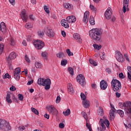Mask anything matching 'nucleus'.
I'll return each instance as SVG.
<instances>
[{
	"label": "nucleus",
	"instance_id": "nucleus-1",
	"mask_svg": "<svg viewBox=\"0 0 131 131\" xmlns=\"http://www.w3.org/2000/svg\"><path fill=\"white\" fill-rule=\"evenodd\" d=\"M102 30L101 29H93L89 31V35L93 40L99 41L102 37Z\"/></svg>",
	"mask_w": 131,
	"mask_h": 131
},
{
	"label": "nucleus",
	"instance_id": "nucleus-21",
	"mask_svg": "<svg viewBox=\"0 0 131 131\" xmlns=\"http://www.w3.org/2000/svg\"><path fill=\"white\" fill-rule=\"evenodd\" d=\"M122 105H123V107H125V108H127V113H130V114H131V108L129 107V104L128 103V102L124 103H123Z\"/></svg>",
	"mask_w": 131,
	"mask_h": 131
},
{
	"label": "nucleus",
	"instance_id": "nucleus-55",
	"mask_svg": "<svg viewBox=\"0 0 131 131\" xmlns=\"http://www.w3.org/2000/svg\"><path fill=\"white\" fill-rule=\"evenodd\" d=\"M3 51H4V46L1 45L0 46V55L1 54L3 53Z\"/></svg>",
	"mask_w": 131,
	"mask_h": 131
},
{
	"label": "nucleus",
	"instance_id": "nucleus-14",
	"mask_svg": "<svg viewBox=\"0 0 131 131\" xmlns=\"http://www.w3.org/2000/svg\"><path fill=\"white\" fill-rule=\"evenodd\" d=\"M90 17V12L89 11H85L84 13V16L83 18V22L84 23H88L89 22V17Z\"/></svg>",
	"mask_w": 131,
	"mask_h": 131
},
{
	"label": "nucleus",
	"instance_id": "nucleus-58",
	"mask_svg": "<svg viewBox=\"0 0 131 131\" xmlns=\"http://www.w3.org/2000/svg\"><path fill=\"white\" fill-rule=\"evenodd\" d=\"M116 96L117 98H120V96H121V94H120L119 92H116Z\"/></svg>",
	"mask_w": 131,
	"mask_h": 131
},
{
	"label": "nucleus",
	"instance_id": "nucleus-11",
	"mask_svg": "<svg viewBox=\"0 0 131 131\" xmlns=\"http://www.w3.org/2000/svg\"><path fill=\"white\" fill-rule=\"evenodd\" d=\"M20 13V16L23 22L26 23L28 20V15H27V13H26V10L24 9Z\"/></svg>",
	"mask_w": 131,
	"mask_h": 131
},
{
	"label": "nucleus",
	"instance_id": "nucleus-2",
	"mask_svg": "<svg viewBox=\"0 0 131 131\" xmlns=\"http://www.w3.org/2000/svg\"><path fill=\"white\" fill-rule=\"evenodd\" d=\"M37 83L39 85H43V86H45V90H50L51 89V79L47 78L45 79L42 78H40L38 79Z\"/></svg>",
	"mask_w": 131,
	"mask_h": 131
},
{
	"label": "nucleus",
	"instance_id": "nucleus-54",
	"mask_svg": "<svg viewBox=\"0 0 131 131\" xmlns=\"http://www.w3.org/2000/svg\"><path fill=\"white\" fill-rule=\"evenodd\" d=\"M60 128H64L65 127V125L63 123H60L59 125Z\"/></svg>",
	"mask_w": 131,
	"mask_h": 131
},
{
	"label": "nucleus",
	"instance_id": "nucleus-15",
	"mask_svg": "<svg viewBox=\"0 0 131 131\" xmlns=\"http://www.w3.org/2000/svg\"><path fill=\"white\" fill-rule=\"evenodd\" d=\"M67 20L69 23H74L76 21V17L73 15L69 16L67 17Z\"/></svg>",
	"mask_w": 131,
	"mask_h": 131
},
{
	"label": "nucleus",
	"instance_id": "nucleus-49",
	"mask_svg": "<svg viewBox=\"0 0 131 131\" xmlns=\"http://www.w3.org/2000/svg\"><path fill=\"white\" fill-rule=\"evenodd\" d=\"M29 19L32 20V21H34V20H35V16H34L33 14H30L29 15Z\"/></svg>",
	"mask_w": 131,
	"mask_h": 131
},
{
	"label": "nucleus",
	"instance_id": "nucleus-60",
	"mask_svg": "<svg viewBox=\"0 0 131 131\" xmlns=\"http://www.w3.org/2000/svg\"><path fill=\"white\" fill-rule=\"evenodd\" d=\"M106 72H107V73L110 74L112 72L111 69H110V68H107L105 70Z\"/></svg>",
	"mask_w": 131,
	"mask_h": 131
},
{
	"label": "nucleus",
	"instance_id": "nucleus-28",
	"mask_svg": "<svg viewBox=\"0 0 131 131\" xmlns=\"http://www.w3.org/2000/svg\"><path fill=\"white\" fill-rule=\"evenodd\" d=\"M83 106L85 108H89V106H90V101L89 100H84Z\"/></svg>",
	"mask_w": 131,
	"mask_h": 131
},
{
	"label": "nucleus",
	"instance_id": "nucleus-46",
	"mask_svg": "<svg viewBox=\"0 0 131 131\" xmlns=\"http://www.w3.org/2000/svg\"><path fill=\"white\" fill-rule=\"evenodd\" d=\"M18 99L20 101H24V97L22 95V94H19L18 95Z\"/></svg>",
	"mask_w": 131,
	"mask_h": 131
},
{
	"label": "nucleus",
	"instance_id": "nucleus-20",
	"mask_svg": "<svg viewBox=\"0 0 131 131\" xmlns=\"http://www.w3.org/2000/svg\"><path fill=\"white\" fill-rule=\"evenodd\" d=\"M67 20L62 19L60 21V23L63 27L65 28H69V24L68 23Z\"/></svg>",
	"mask_w": 131,
	"mask_h": 131
},
{
	"label": "nucleus",
	"instance_id": "nucleus-62",
	"mask_svg": "<svg viewBox=\"0 0 131 131\" xmlns=\"http://www.w3.org/2000/svg\"><path fill=\"white\" fill-rule=\"evenodd\" d=\"M32 83H33V80L29 81L27 83V84H28V85H31V84H32Z\"/></svg>",
	"mask_w": 131,
	"mask_h": 131
},
{
	"label": "nucleus",
	"instance_id": "nucleus-38",
	"mask_svg": "<svg viewBox=\"0 0 131 131\" xmlns=\"http://www.w3.org/2000/svg\"><path fill=\"white\" fill-rule=\"evenodd\" d=\"M32 112L36 114V115H38V111H37L34 107H31Z\"/></svg>",
	"mask_w": 131,
	"mask_h": 131
},
{
	"label": "nucleus",
	"instance_id": "nucleus-22",
	"mask_svg": "<svg viewBox=\"0 0 131 131\" xmlns=\"http://www.w3.org/2000/svg\"><path fill=\"white\" fill-rule=\"evenodd\" d=\"M9 45H10L11 47H14V46H16V40H15L14 37H10V39L9 40Z\"/></svg>",
	"mask_w": 131,
	"mask_h": 131
},
{
	"label": "nucleus",
	"instance_id": "nucleus-3",
	"mask_svg": "<svg viewBox=\"0 0 131 131\" xmlns=\"http://www.w3.org/2000/svg\"><path fill=\"white\" fill-rule=\"evenodd\" d=\"M0 129L5 131H10L12 127L10 125V123L3 119H0Z\"/></svg>",
	"mask_w": 131,
	"mask_h": 131
},
{
	"label": "nucleus",
	"instance_id": "nucleus-50",
	"mask_svg": "<svg viewBox=\"0 0 131 131\" xmlns=\"http://www.w3.org/2000/svg\"><path fill=\"white\" fill-rule=\"evenodd\" d=\"M7 61L8 63V64H11L12 62V60H13L12 58L10 57V56L9 55L8 57H7Z\"/></svg>",
	"mask_w": 131,
	"mask_h": 131
},
{
	"label": "nucleus",
	"instance_id": "nucleus-42",
	"mask_svg": "<svg viewBox=\"0 0 131 131\" xmlns=\"http://www.w3.org/2000/svg\"><path fill=\"white\" fill-rule=\"evenodd\" d=\"M67 52V54H68V56H69V57H70L71 56H73V53L71 52V51H70V49H67L66 50Z\"/></svg>",
	"mask_w": 131,
	"mask_h": 131
},
{
	"label": "nucleus",
	"instance_id": "nucleus-9",
	"mask_svg": "<svg viewBox=\"0 0 131 131\" xmlns=\"http://www.w3.org/2000/svg\"><path fill=\"white\" fill-rule=\"evenodd\" d=\"M77 81L81 84V85H85V79L83 75L80 74L77 76Z\"/></svg>",
	"mask_w": 131,
	"mask_h": 131
},
{
	"label": "nucleus",
	"instance_id": "nucleus-64",
	"mask_svg": "<svg viewBox=\"0 0 131 131\" xmlns=\"http://www.w3.org/2000/svg\"><path fill=\"white\" fill-rule=\"evenodd\" d=\"M31 3L33 5H35V4H36V0H31Z\"/></svg>",
	"mask_w": 131,
	"mask_h": 131
},
{
	"label": "nucleus",
	"instance_id": "nucleus-7",
	"mask_svg": "<svg viewBox=\"0 0 131 131\" xmlns=\"http://www.w3.org/2000/svg\"><path fill=\"white\" fill-rule=\"evenodd\" d=\"M21 72V68L18 67L15 69L13 72V77L16 80H19L20 79V74Z\"/></svg>",
	"mask_w": 131,
	"mask_h": 131
},
{
	"label": "nucleus",
	"instance_id": "nucleus-43",
	"mask_svg": "<svg viewBox=\"0 0 131 131\" xmlns=\"http://www.w3.org/2000/svg\"><path fill=\"white\" fill-rule=\"evenodd\" d=\"M90 8L93 12H97V8L94 5H90Z\"/></svg>",
	"mask_w": 131,
	"mask_h": 131
},
{
	"label": "nucleus",
	"instance_id": "nucleus-53",
	"mask_svg": "<svg viewBox=\"0 0 131 131\" xmlns=\"http://www.w3.org/2000/svg\"><path fill=\"white\" fill-rule=\"evenodd\" d=\"M60 101H61V98H60L59 96H57L56 100V102L57 103V104H59Z\"/></svg>",
	"mask_w": 131,
	"mask_h": 131
},
{
	"label": "nucleus",
	"instance_id": "nucleus-61",
	"mask_svg": "<svg viewBox=\"0 0 131 131\" xmlns=\"http://www.w3.org/2000/svg\"><path fill=\"white\" fill-rule=\"evenodd\" d=\"M124 57H125L126 60L128 62H129V58H128V56H127V54H124Z\"/></svg>",
	"mask_w": 131,
	"mask_h": 131
},
{
	"label": "nucleus",
	"instance_id": "nucleus-29",
	"mask_svg": "<svg viewBox=\"0 0 131 131\" xmlns=\"http://www.w3.org/2000/svg\"><path fill=\"white\" fill-rule=\"evenodd\" d=\"M6 101L7 103H12V100L11 99V95H10V94H7Z\"/></svg>",
	"mask_w": 131,
	"mask_h": 131
},
{
	"label": "nucleus",
	"instance_id": "nucleus-30",
	"mask_svg": "<svg viewBox=\"0 0 131 131\" xmlns=\"http://www.w3.org/2000/svg\"><path fill=\"white\" fill-rule=\"evenodd\" d=\"M37 34L39 37H43V35H45V33L43 32V31L39 30L37 31Z\"/></svg>",
	"mask_w": 131,
	"mask_h": 131
},
{
	"label": "nucleus",
	"instance_id": "nucleus-17",
	"mask_svg": "<svg viewBox=\"0 0 131 131\" xmlns=\"http://www.w3.org/2000/svg\"><path fill=\"white\" fill-rule=\"evenodd\" d=\"M68 92L69 94H70V95H72V94H74V89L73 88V86H72V84L71 83L68 84Z\"/></svg>",
	"mask_w": 131,
	"mask_h": 131
},
{
	"label": "nucleus",
	"instance_id": "nucleus-24",
	"mask_svg": "<svg viewBox=\"0 0 131 131\" xmlns=\"http://www.w3.org/2000/svg\"><path fill=\"white\" fill-rule=\"evenodd\" d=\"M97 114L99 116H103V115H104V111H103V108L101 106L99 107L97 110Z\"/></svg>",
	"mask_w": 131,
	"mask_h": 131
},
{
	"label": "nucleus",
	"instance_id": "nucleus-4",
	"mask_svg": "<svg viewBox=\"0 0 131 131\" xmlns=\"http://www.w3.org/2000/svg\"><path fill=\"white\" fill-rule=\"evenodd\" d=\"M111 84L114 92H119L121 90V83L117 79H113Z\"/></svg>",
	"mask_w": 131,
	"mask_h": 131
},
{
	"label": "nucleus",
	"instance_id": "nucleus-37",
	"mask_svg": "<svg viewBox=\"0 0 131 131\" xmlns=\"http://www.w3.org/2000/svg\"><path fill=\"white\" fill-rule=\"evenodd\" d=\"M89 62L90 64H92V65H93V66H97V62L93 59H90Z\"/></svg>",
	"mask_w": 131,
	"mask_h": 131
},
{
	"label": "nucleus",
	"instance_id": "nucleus-40",
	"mask_svg": "<svg viewBox=\"0 0 131 131\" xmlns=\"http://www.w3.org/2000/svg\"><path fill=\"white\" fill-rule=\"evenodd\" d=\"M81 114L83 117H84V118L85 119V120H88V115L86 114V113L83 111L81 112Z\"/></svg>",
	"mask_w": 131,
	"mask_h": 131
},
{
	"label": "nucleus",
	"instance_id": "nucleus-41",
	"mask_svg": "<svg viewBox=\"0 0 131 131\" xmlns=\"http://www.w3.org/2000/svg\"><path fill=\"white\" fill-rule=\"evenodd\" d=\"M25 27L27 29H29V28H32V25H31V24L28 23L26 24Z\"/></svg>",
	"mask_w": 131,
	"mask_h": 131
},
{
	"label": "nucleus",
	"instance_id": "nucleus-8",
	"mask_svg": "<svg viewBox=\"0 0 131 131\" xmlns=\"http://www.w3.org/2000/svg\"><path fill=\"white\" fill-rule=\"evenodd\" d=\"M115 57L116 60L118 61V62H124V57H123V55L121 54V53L119 51L115 52Z\"/></svg>",
	"mask_w": 131,
	"mask_h": 131
},
{
	"label": "nucleus",
	"instance_id": "nucleus-19",
	"mask_svg": "<svg viewBox=\"0 0 131 131\" xmlns=\"http://www.w3.org/2000/svg\"><path fill=\"white\" fill-rule=\"evenodd\" d=\"M114 113H115V108L113 107L110 111V117L111 120H113L115 116H114Z\"/></svg>",
	"mask_w": 131,
	"mask_h": 131
},
{
	"label": "nucleus",
	"instance_id": "nucleus-32",
	"mask_svg": "<svg viewBox=\"0 0 131 131\" xmlns=\"http://www.w3.org/2000/svg\"><path fill=\"white\" fill-rule=\"evenodd\" d=\"M117 113L120 115V117H123L124 116V112L121 110H118Z\"/></svg>",
	"mask_w": 131,
	"mask_h": 131
},
{
	"label": "nucleus",
	"instance_id": "nucleus-35",
	"mask_svg": "<svg viewBox=\"0 0 131 131\" xmlns=\"http://www.w3.org/2000/svg\"><path fill=\"white\" fill-rule=\"evenodd\" d=\"M35 66L36 68L39 69L41 68V63L38 62H35Z\"/></svg>",
	"mask_w": 131,
	"mask_h": 131
},
{
	"label": "nucleus",
	"instance_id": "nucleus-45",
	"mask_svg": "<svg viewBox=\"0 0 131 131\" xmlns=\"http://www.w3.org/2000/svg\"><path fill=\"white\" fill-rule=\"evenodd\" d=\"M81 98L84 101L86 99V96H85V95L83 93H81L80 94Z\"/></svg>",
	"mask_w": 131,
	"mask_h": 131
},
{
	"label": "nucleus",
	"instance_id": "nucleus-56",
	"mask_svg": "<svg viewBox=\"0 0 131 131\" xmlns=\"http://www.w3.org/2000/svg\"><path fill=\"white\" fill-rule=\"evenodd\" d=\"M19 130H24L25 129V127L24 126H19L18 127Z\"/></svg>",
	"mask_w": 131,
	"mask_h": 131
},
{
	"label": "nucleus",
	"instance_id": "nucleus-16",
	"mask_svg": "<svg viewBox=\"0 0 131 131\" xmlns=\"http://www.w3.org/2000/svg\"><path fill=\"white\" fill-rule=\"evenodd\" d=\"M129 4V0H124V4L122 9L123 13H125V12H126V8L128 7Z\"/></svg>",
	"mask_w": 131,
	"mask_h": 131
},
{
	"label": "nucleus",
	"instance_id": "nucleus-63",
	"mask_svg": "<svg viewBox=\"0 0 131 131\" xmlns=\"http://www.w3.org/2000/svg\"><path fill=\"white\" fill-rule=\"evenodd\" d=\"M11 5H15V0H9Z\"/></svg>",
	"mask_w": 131,
	"mask_h": 131
},
{
	"label": "nucleus",
	"instance_id": "nucleus-25",
	"mask_svg": "<svg viewBox=\"0 0 131 131\" xmlns=\"http://www.w3.org/2000/svg\"><path fill=\"white\" fill-rule=\"evenodd\" d=\"M17 57V54H16V53L15 52H11L9 54V58H12V60H14V59H16Z\"/></svg>",
	"mask_w": 131,
	"mask_h": 131
},
{
	"label": "nucleus",
	"instance_id": "nucleus-23",
	"mask_svg": "<svg viewBox=\"0 0 131 131\" xmlns=\"http://www.w3.org/2000/svg\"><path fill=\"white\" fill-rule=\"evenodd\" d=\"M73 37L76 40H78L79 42H81V38H80V35L78 33H75L73 34Z\"/></svg>",
	"mask_w": 131,
	"mask_h": 131
},
{
	"label": "nucleus",
	"instance_id": "nucleus-48",
	"mask_svg": "<svg viewBox=\"0 0 131 131\" xmlns=\"http://www.w3.org/2000/svg\"><path fill=\"white\" fill-rule=\"evenodd\" d=\"M68 62V61H67V60H61V64L62 66H65Z\"/></svg>",
	"mask_w": 131,
	"mask_h": 131
},
{
	"label": "nucleus",
	"instance_id": "nucleus-34",
	"mask_svg": "<svg viewBox=\"0 0 131 131\" xmlns=\"http://www.w3.org/2000/svg\"><path fill=\"white\" fill-rule=\"evenodd\" d=\"M93 47L95 50H98V51L99 50H101V49H102V46L98 45L97 44H94Z\"/></svg>",
	"mask_w": 131,
	"mask_h": 131
},
{
	"label": "nucleus",
	"instance_id": "nucleus-36",
	"mask_svg": "<svg viewBox=\"0 0 131 131\" xmlns=\"http://www.w3.org/2000/svg\"><path fill=\"white\" fill-rule=\"evenodd\" d=\"M68 71L69 73L71 74V75H73V74H74V71L73 70V69L72 68H69Z\"/></svg>",
	"mask_w": 131,
	"mask_h": 131
},
{
	"label": "nucleus",
	"instance_id": "nucleus-26",
	"mask_svg": "<svg viewBox=\"0 0 131 131\" xmlns=\"http://www.w3.org/2000/svg\"><path fill=\"white\" fill-rule=\"evenodd\" d=\"M70 113H71V111L69 108L67 109L66 111L63 112V114L64 116H69V115H70Z\"/></svg>",
	"mask_w": 131,
	"mask_h": 131
},
{
	"label": "nucleus",
	"instance_id": "nucleus-57",
	"mask_svg": "<svg viewBox=\"0 0 131 131\" xmlns=\"http://www.w3.org/2000/svg\"><path fill=\"white\" fill-rule=\"evenodd\" d=\"M10 91H12V92H14L16 90V87L15 86L12 85L11 87L10 88Z\"/></svg>",
	"mask_w": 131,
	"mask_h": 131
},
{
	"label": "nucleus",
	"instance_id": "nucleus-5",
	"mask_svg": "<svg viewBox=\"0 0 131 131\" xmlns=\"http://www.w3.org/2000/svg\"><path fill=\"white\" fill-rule=\"evenodd\" d=\"M46 110L48 111L50 114L55 115V116L58 115V110H57L53 105H48L46 106Z\"/></svg>",
	"mask_w": 131,
	"mask_h": 131
},
{
	"label": "nucleus",
	"instance_id": "nucleus-44",
	"mask_svg": "<svg viewBox=\"0 0 131 131\" xmlns=\"http://www.w3.org/2000/svg\"><path fill=\"white\" fill-rule=\"evenodd\" d=\"M58 58H63L64 57V53L62 52L59 53L57 54Z\"/></svg>",
	"mask_w": 131,
	"mask_h": 131
},
{
	"label": "nucleus",
	"instance_id": "nucleus-18",
	"mask_svg": "<svg viewBox=\"0 0 131 131\" xmlns=\"http://www.w3.org/2000/svg\"><path fill=\"white\" fill-rule=\"evenodd\" d=\"M100 85L101 90H106L107 89V86H108V84H107V82L104 80H102L100 83Z\"/></svg>",
	"mask_w": 131,
	"mask_h": 131
},
{
	"label": "nucleus",
	"instance_id": "nucleus-12",
	"mask_svg": "<svg viewBox=\"0 0 131 131\" xmlns=\"http://www.w3.org/2000/svg\"><path fill=\"white\" fill-rule=\"evenodd\" d=\"M45 32L47 36H49V37H54L55 35V33L53 32V30L49 28H47L45 29Z\"/></svg>",
	"mask_w": 131,
	"mask_h": 131
},
{
	"label": "nucleus",
	"instance_id": "nucleus-33",
	"mask_svg": "<svg viewBox=\"0 0 131 131\" xmlns=\"http://www.w3.org/2000/svg\"><path fill=\"white\" fill-rule=\"evenodd\" d=\"M63 7L68 10H70L71 9V5L69 3H64Z\"/></svg>",
	"mask_w": 131,
	"mask_h": 131
},
{
	"label": "nucleus",
	"instance_id": "nucleus-59",
	"mask_svg": "<svg viewBox=\"0 0 131 131\" xmlns=\"http://www.w3.org/2000/svg\"><path fill=\"white\" fill-rule=\"evenodd\" d=\"M41 56L43 58H47V53L46 52H42L41 54Z\"/></svg>",
	"mask_w": 131,
	"mask_h": 131
},
{
	"label": "nucleus",
	"instance_id": "nucleus-51",
	"mask_svg": "<svg viewBox=\"0 0 131 131\" xmlns=\"http://www.w3.org/2000/svg\"><path fill=\"white\" fill-rule=\"evenodd\" d=\"M100 58L101 59V60H104V59H105V53L104 52L101 53L100 54Z\"/></svg>",
	"mask_w": 131,
	"mask_h": 131
},
{
	"label": "nucleus",
	"instance_id": "nucleus-27",
	"mask_svg": "<svg viewBox=\"0 0 131 131\" xmlns=\"http://www.w3.org/2000/svg\"><path fill=\"white\" fill-rule=\"evenodd\" d=\"M89 22L91 25H95V18L93 16H90Z\"/></svg>",
	"mask_w": 131,
	"mask_h": 131
},
{
	"label": "nucleus",
	"instance_id": "nucleus-47",
	"mask_svg": "<svg viewBox=\"0 0 131 131\" xmlns=\"http://www.w3.org/2000/svg\"><path fill=\"white\" fill-rule=\"evenodd\" d=\"M11 78V76L9 74V73H6L5 75L3 76V78L6 79V78L10 79Z\"/></svg>",
	"mask_w": 131,
	"mask_h": 131
},
{
	"label": "nucleus",
	"instance_id": "nucleus-6",
	"mask_svg": "<svg viewBox=\"0 0 131 131\" xmlns=\"http://www.w3.org/2000/svg\"><path fill=\"white\" fill-rule=\"evenodd\" d=\"M33 45L37 50H41L45 47V42L41 40H37L33 42Z\"/></svg>",
	"mask_w": 131,
	"mask_h": 131
},
{
	"label": "nucleus",
	"instance_id": "nucleus-10",
	"mask_svg": "<svg viewBox=\"0 0 131 131\" xmlns=\"http://www.w3.org/2000/svg\"><path fill=\"white\" fill-rule=\"evenodd\" d=\"M113 12L111 8L108 7L104 13V16L107 20H110L112 17Z\"/></svg>",
	"mask_w": 131,
	"mask_h": 131
},
{
	"label": "nucleus",
	"instance_id": "nucleus-31",
	"mask_svg": "<svg viewBox=\"0 0 131 131\" xmlns=\"http://www.w3.org/2000/svg\"><path fill=\"white\" fill-rule=\"evenodd\" d=\"M104 124H105L107 128H109L110 127V122H109V120L105 119L103 121Z\"/></svg>",
	"mask_w": 131,
	"mask_h": 131
},
{
	"label": "nucleus",
	"instance_id": "nucleus-39",
	"mask_svg": "<svg viewBox=\"0 0 131 131\" xmlns=\"http://www.w3.org/2000/svg\"><path fill=\"white\" fill-rule=\"evenodd\" d=\"M44 10L47 13V14L50 13V11H49V6H43Z\"/></svg>",
	"mask_w": 131,
	"mask_h": 131
},
{
	"label": "nucleus",
	"instance_id": "nucleus-52",
	"mask_svg": "<svg viewBox=\"0 0 131 131\" xmlns=\"http://www.w3.org/2000/svg\"><path fill=\"white\" fill-rule=\"evenodd\" d=\"M25 59L27 63H30V59L27 55H25Z\"/></svg>",
	"mask_w": 131,
	"mask_h": 131
},
{
	"label": "nucleus",
	"instance_id": "nucleus-13",
	"mask_svg": "<svg viewBox=\"0 0 131 131\" xmlns=\"http://www.w3.org/2000/svg\"><path fill=\"white\" fill-rule=\"evenodd\" d=\"M7 31V26H6V24L4 22H2L0 24V32H2L3 33H6Z\"/></svg>",
	"mask_w": 131,
	"mask_h": 131
}]
</instances>
